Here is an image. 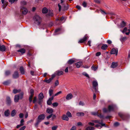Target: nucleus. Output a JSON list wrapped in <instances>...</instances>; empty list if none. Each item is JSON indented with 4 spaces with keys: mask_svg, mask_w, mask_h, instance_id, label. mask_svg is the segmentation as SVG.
<instances>
[{
    "mask_svg": "<svg viewBox=\"0 0 130 130\" xmlns=\"http://www.w3.org/2000/svg\"><path fill=\"white\" fill-rule=\"evenodd\" d=\"M33 20L34 23L39 25L41 22V18L38 15L36 14L33 18Z\"/></svg>",
    "mask_w": 130,
    "mask_h": 130,
    "instance_id": "obj_1",
    "label": "nucleus"
},
{
    "mask_svg": "<svg viewBox=\"0 0 130 130\" xmlns=\"http://www.w3.org/2000/svg\"><path fill=\"white\" fill-rule=\"evenodd\" d=\"M116 106L115 105H111L109 106L108 109L104 108L103 109V112L105 113L110 112L113 111L115 108Z\"/></svg>",
    "mask_w": 130,
    "mask_h": 130,
    "instance_id": "obj_2",
    "label": "nucleus"
},
{
    "mask_svg": "<svg viewBox=\"0 0 130 130\" xmlns=\"http://www.w3.org/2000/svg\"><path fill=\"white\" fill-rule=\"evenodd\" d=\"M92 86L93 89L92 90L93 92H97V88L98 86V83L96 80H94L92 82Z\"/></svg>",
    "mask_w": 130,
    "mask_h": 130,
    "instance_id": "obj_3",
    "label": "nucleus"
},
{
    "mask_svg": "<svg viewBox=\"0 0 130 130\" xmlns=\"http://www.w3.org/2000/svg\"><path fill=\"white\" fill-rule=\"evenodd\" d=\"M23 95V94L22 93L15 95L14 98V102H18L19 100L20 97V98H22Z\"/></svg>",
    "mask_w": 130,
    "mask_h": 130,
    "instance_id": "obj_4",
    "label": "nucleus"
},
{
    "mask_svg": "<svg viewBox=\"0 0 130 130\" xmlns=\"http://www.w3.org/2000/svg\"><path fill=\"white\" fill-rule=\"evenodd\" d=\"M21 11L23 14L25 15L28 12V9L26 8L23 7H21Z\"/></svg>",
    "mask_w": 130,
    "mask_h": 130,
    "instance_id": "obj_5",
    "label": "nucleus"
},
{
    "mask_svg": "<svg viewBox=\"0 0 130 130\" xmlns=\"http://www.w3.org/2000/svg\"><path fill=\"white\" fill-rule=\"evenodd\" d=\"M104 126L105 127H107L105 124L103 123V120H101L100 122L98 121V128H100Z\"/></svg>",
    "mask_w": 130,
    "mask_h": 130,
    "instance_id": "obj_6",
    "label": "nucleus"
},
{
    "mask_svg": "<svg viewBox=\"0 0 130 130\" xmlns=\"http://www.w3.org/2000/svg\"><path fill=\"white\" fill-rule=\"evenodd\" d=\"M88 38V36L87 35H86L84 36L83 38L79 40L78 42V43H82L86 41Z\"/></svg>",
    "mask_w": 130,
    "mask_h": 130,
    "instance_id": "obj_7",
    "label": "nucleus"
},
{
    "mask_svg": "<svg viewBox=\"0 0 130 130\" xmlns=\"http://www.w3.org/2000/svg\"><path fill=\"white\" fill-rule=\"evenodd\" d=\"M61 2L60 4L62 6V8H64L63 9L64 10H67L68 8V6H65V4H63L65 2V1L64 0H60Z\"/></svg>",
    "mask_w": 130,
    "mask_h": 130,
    "instance_id": "obj_8",
    "label": "nucleus"
},
{
    "mask_svg": "<svg viewBox=\"0 0 130 130\" xmlns=\"http://www.w3.org/2000/svg\"><path fill=\"white\" fill-rule=\"evenodd\" d=\"M118 53V50L116 49L115 48H113L111 51L110 53L111 54H115L116 55H117Z\"/></svg>",
    "mask_w": 130,
    "mask_h": 130,
    "instance_id": "obj_9",
    "label": "nucleus"
},
{
    "mask_svg": "<svg viewBox=\"0 0 130 130\" xmlns=\"http://www.w3.org/2000/svg\"><path fill=\"white\" fill-rule=\"evenodd\" d=\"M119 116L123 120H125V118L126 117L125 115L122 112H119L118 113Z\"/></svg>",
    "mask_w": 130,
    "mask_h": 130,
    "instance_id": "obj_10",
    "label": "nucleus"
},
{
    "mask_svg": "<svg viewBox=\"0 0 130 130\" xmlns=\"http://www.w3.org/2000/svg\"><path fill=\"white\" fill-rule=\"evenodd\" d=\"M54 96H53L51 98H50L47 101V104L48 105H51L52 103V101L54 99Z\"/></svg>",
    "mask_w": 130,
    "mask_h": 130,
    "instance_id": "obj_11",
    "label": "nucleus"
},
{
    "mask_svg": "<svg viewBox=\"0 0 130 130\" xmlns=\"http://www.w3.org/2000/svg\"><path fill=\"white\" fill-rule=\"evenodd\" d=\"M73 98V96L71 93H70L68 94L66 98L67 100H69Z\"/></svg>",
    "mask_w": 130,
    "mask_h": 130,
    "instance_id": "obj_12",
    "label": "nucleus"
},
{
    "mask_svg": "<svg viewBox=\"0 0 130 130\" xmlns=\"http://www.w3.org/2000/svg\"><path fill=\"white\" fill-rule=\"evenodd\" d=\"M53 112V110L51 108H47L46 109V112L52 114Z\"/></svg>",
    "mask_w": 130,
    "mask_h": 130,
    "instance_id": "obj_13",
    "label": "nucleus"
},
{
    "mask_svg": "<svg viewBox=\"0 0 130 130\" xmlns=\"http://www.w3.org/2000/svg\"><path fill=\"white\" fill-rule=\"evenodd\" d=\"M45 117L44 115L42 114L40 115L38 117V120L41 121L42 120H43Z\"/></svg>",
    "mask_w": 130,
    "mask_h": 130,
    "instance_id": "obj_14",
    "label": "nucleus"
},
{
    "mask_svg": "<svg viewBox=\"0 0 130 130\" xmlns=\"http://www.w3.org/2000/svg\"><path fill=\"white\" fill-rule=\"evenodd\" d=\"M44 97V96L42 93H40L39 95L38 98L39 100H40V101H41V100H42Z\"/></svg>",
    "mask_w": 130,
    "mask_h": 130,
    "instance_id": "obj_15",
    "label": "nucleus"
},
{
    "mask_svg": "<svg viewBox=\"0 0 130 130\" xmlns=\"http://www.w3.org/2000/svg\"><path fill=\"white\" fill-rule=\"evenodd\" d=\"M19 76V74L17 71H15L13 75V77L14 78H18Z\"/></svg>",
    "mask_w": 130,
    "mask_h": 130,
    "instance_id": "obj_16",
    "label": "nucleus"
},
{
    "mask_svg": "<svg viewBox=\"0 0 130 130\" xmlns=\"http://www.w3.org/2000/svg\"><path fill=\"white\" fill-rule=\"evenodd\" d=\"M62 119L63 120L66 121H68L69 119L68 117L66 115H63V116L62 117Z\"/></svg>",
    "mask_w": 130,
    "mask_h": 130,
    "instance_id": "obj_17",
    "label": "nucleus"
},
{
    "mask_svg": "<svg viewBox=\"0 0 130 130\" xmlns=\"http://www.w3.org/2000/svg\"><path fill=\"white\" fill-rule=\"evenodd\" d=\"M83 64L82 61H79L78 62L75 63V64L76 67L77 68H79Z\"/></svg>",
    "mask_w": 130,
    "mask_h": 130,
    "instance_id": "obj_18",
    "label": "nucleus"
},
{
    "mask_svg": "<svg viewBox=\"0 0 130 130\" xmlns=\"http://www.w3.org/2000/svg\"><path fill=\"white\" fill-rule=\"evenodd\" d=\"M61 30L60 28H58L56 29L55 32V33L54 34V35H56L58 34L59 33V32Z\"/></svg>",
    "mask_w": 130,
    "mask_h": 130,
    "instance_id": "obj_19",
    "label": "nucleus"
},
{
    "mask_svg": "<svg viewBox=\"0 0 130 130\" xmlns=\"http://www.w3.org/2000/svg\"><path fill=\"white\" fill-rule=\"evenodd\" d=\"M6 47L4 45H2L1 46H0V51L2 52H4L5 51Z\"/></svg>",
    "mask_w": 130,
    "mask_h": 130,
    "instance_id": "obj_20",
    "label": "nucleus"
},
{
    "mask_svg": "<svg viewBox=\"0 0 130 130\" xmlns=\"http://www.w3.org/2000/svg\"><path fill=\"white\" fill-rule=\"evenodd\" d=\"M6 102L7 104L8 105H10L11 103V101L9 97H7L6 98Z\"/></svg>",
    "mask_w": 130,
    "mask_h": 130,
    "instance_id": "obj_21",
    "label": "nucleus"
},
{
    "mask_svg": "<svg viewBox=\"0 0 130 130\" xmlns=\"http://www.w3.org/2000/svg\"><path fill=\"white\" fill-rule=\"evenodd\" d=\"M108 47V46L107 44H104L101 47V49L103 50H105L107 49Z\"/></svg>",
    "mask_w": 130,
    "mask_h": 130,
    "instance_id": "obj_22",
    "label": "nucleus"
},
{
    "mask_svg": "<svg viewBox=\"0 0 130 130\" xmlns=\"http://www.w3.org/2000/svg\"><path fill=\"white\" fill-rule=\"evenodd\" d=\"M8 3V2L7 1H6L5 2L3 3V4H3L2 6V7L5 8L7 5Z\"/></svg>",
    "mask_w": 130,
    "mask_h": 130,
    "instance_id": "obj_23",
    "label": "nucleus"
},
{
    "mask_svg": "<svg viewBox=\"0 0 130 130\" xmlns=\"http://www.w3.org/2000/svg\"><path fill=\"white\" fill-rule=\"evenodd\" d=\"M117 63L113 62L112 63L111 66V67L112 68H114L117 67Z\"/></svg>",
    "mask_w": 130,
    "mask_h": 130,
    "instance_id": "obj_24",
    "label": "nucleus"
},
{
    "mask_svg": "<svg viewBox=\"0 0 130 130\" xmlns=\"http://www.w3.org/2000/svg\"><path fill=\"white\" fill-rule=\"evenodd\" d=\"M19 52H21L22 54L25 53V50L24 49L22 48L17 51Z\"/></svg>",
    "mask_w": 130,
    "mask_h": 130,
    "instance_id": "obj_25",
    "label": "nucleus"
},
{
    "mask_svg": "<svg viewBox=\"0 0 130 130\" xmlns=\"http://www.w3.org/2000/svg\"><path fill=\"white\" fill-rule=\"evenodd\" d=\"M42 11L43 13H46L48 12V10L46 8L44 7L42 9Z\"/></svg>",
    "mask_w": 130,
    "mask_h": 130,
    "instance_id": "obj_26",
    "label": "nucleus"
},
{
    "mask_svg": "<svg viewBox=\"0 0 130 130\" xmlns=\"http://www.w3.org/2000/svg\"><path fill=\"white\" fill-rule=\"evenodd\" d=\"M75 61V60L73 59L69 60L68 61V63L70 64H72Z\"/></svg>",
    "mask_w": 130,
    "mask_h": 130,
    "instance_id": "obj_27",
    "label": "nucleus"
},
{
    "mask_svg": "<svg viewBox=\"0 0 130 130\" xmlns=\"http://www.w3.org/2000/svg\"><path fill=\"white\" fill-rule=\"evenodd\" d=\"M20 70L22 74H24L25 71L23 67H21L20 68Z\"/></svg>",
    "mask_w": 130,
    "mask_h": 130,
    "instance_id": "obj_28",
    "label": "nucleus"
},
{
    "mask_svg": "<svg viewBox=\"0 0 130 130\" xmlns=\"http://www.w3.org/2000/svg\"><path fill=\"white\" fill-rule=\"evenodd\" d=\"M56 74L58 76H60L62 75L63 73L62 71H57L56 72Z\"/></svg>",
    "mask_w": 130,
    "mask_h": 130,
    "instance_id": "obj_29",
    "label": "nucleus"
},
{
    "mask_svg": "<svg viewBox=\"0 0 130 130\" xmlns=\"http://www.w3.org/2000/svg\"><path fill=\"white\" fill-rule=\"evenodd\" d=\"M99 12H100L103 15L107 14V13L106 12L104 11L101 9H100L99 10Z\"/></svg>",
    "mask_w": 130,
    "mask_h": 130,
    "instance_id": "obj_30",
    "label": "nucleus"
},
{
    "mask_svg": "<svg viewBox=\"0 0 130 130\" xmlns=\"http://www.w3.org/2000/svg\"><path fill=\"white\" fill-rule=\"evenodd\" d=\"M52 79L50 78L48 79H45L44 80V82L47 83H50L52 81Z\"/></svg>",
    "mask_w": 130,
    "mask_h": 130,
    "instance_id": "obj_31",
    "label": "nucleus"
},
{
    "mask_svg": "<svg viewBox=\"0 0 130 130\" xmlns=\"http://www.w3.org/2000/svg\"><path fill=\"white\" fill-rule=\"evenodd\" d=\"M76 115L78 116H83L84 115V113L82 112H78L76 113Z\"/></svg>",
    "mask_w": 130,
    "mask_h": 130,
    "instance_id": "obj_32",
    "label": "nucleus"
},
{
    "mask_svg": "<svg viewBox=\"0 0 130 130\" xmlns=\"http://www.w3.org/2000/svg\"><path fill=\"white\" fill-rule=\"evenodd\" d=\"M126 39H127V38L126 37H121L120 38V40L122 42H123L124 41H125V40H126Z\"/></svg>",
    "mask_w": 130,
    "mask_h": 130,
    "instance_id": "obj_33",
    "label": "nucleus"
},
{
    "mask_svg": "<svg viewBox=\"0 0 130 130\" xmlns=\"http://www.w3.org/2000/svg\"><path fill=\"white\" fill-rule=\"evenodd\" d=\"M94 129V128L91 126H88L86 129V130H93Z\"/></svg>",
    "mask_w": 130,
    "mask_h": 130,
    "instance_id": "obj_34",
    "label": "nucleus"
},
{
    "mask_svg": "<svg viewBox=\"0 0 130 130\" xmlns=\"http://www.w3.org/2000/svg\"><path fill=\"white\" fill-rule=\"evenodd\" d=\"M9 112L8 110H7L5 112L4 115L6 116H9Z\"/></svg>",
    "mask_w": 130,
    "mask_h": 130,
    "instance_id": "obj_35",
    "label": "nucleus"
},
{
    "mask_svg": "<svg viewBox=\"0 0 130 130\" xmlns=\"http://www.w3.org/2000/svg\"><path fill=\"white\" fill-rule=\"evenodd\" d=\"M48 15L50 16H53L54 15L53 11L51 10H50L48 12Z\"/></svg>",
    "mask_w": 130,
    "mask_h": 130,
    "instance_id": "obj_36",
    "label": "nucleus"
},
{
    "mask_svg": "<svg viewBox=\"0 0 130 130\" xmlns=\"http://www.w3.org/2000/svg\"><path fill=\"white\" fill-rule=\"evenodd\" d=\"M126 23L124 21H122L121 24V27H124L126 26Z\"/></svg>",
    "mask_w": 130,
    "mask_h": 130,
    "instance_id": "obj_37",
    "label": "nucleus"
},
{
    "mask_svg": "<svg viewBox=\"0 0 130 130\" xmlns=\"http://www.w3.org/2000/svg\"><path fill=\"white\" fill-rule=\"evenodd\" d=\"M20 91V90H17L16 89H14L13 90V92L14 94H16L19 92Z\"/></svg>",
    "mask_w": 130,
    "mask_h": 130,
    "instance_id": "obj_38",
    "label": "nucleus"
},
{
    "mask_svg": "<svg viewBox=\"0 0 130 130\" xmlns=\"http://www.w3.org/2000/svg\"><path fill=\"white\" fill-rule=\"evenodd\" d=\"M16 113L15 110H13L11 112V115L12 117L14 116Z\"/></svg>",
    "mask_w": 130,
    "mask_h": 130,
    "instance_id": "obj_39",
    "label": "nucleus"
},
{
    "mask_svg": "<svg viewBox=\"0 0 130 130\" xmlns=\"http://www.w3.org/2000/svg\"><path fill=\"white\" fill-rule=\"evenodd\" d=\"M20 3L22 5H26L27 2L25 1H22Z\"/></svg>",
    "mask_w": 130,
    "mask_h": 130,
    "instance_id": "obj_40",
    "label": "nucleus"
},
{
    "mask_svg": "<svg viewBox=\"0 0 130 130\" xmlns=\"http://www.w3.org/2000/svg\"><path fill=\"white\" fill-rule=\"evenodd\" d=\"M66 115L68 117H72L71 113L69 111H68L66 113Z\"/></svg>",
    "mask_w": 130,
    "mask_h": 130,
    "instance_id": "obj_41",
    "label": "nucleus"
},
{
    "mask_svg": "<svg viewBox=\"0 0 130 130\" xmlns=\"http://www.w3.org/2000/svg\"><path fill=\"white\" fill-rule=\"evenodd\" d=\"M78 105L79 106H83L85 105V104L83 102L80 101L79 102Z\"/></svg>",
    "mask_w": 130,
    "mask_h": 130,
    "instance_id": "obj_42",
    "label": "nucleus"
},
{
    "mask_svg": "<svg viewBox=\"0 0 130 130\" xmlns=\"http://www.w3.org/2000/svg\"><path fill=\"white\" fill-rule=\"evenodd\" d=\"M53 90L51 89H50L49 91V93L50 96H51L53 94Z\"/></svg>",
    "mask_w": 130,
    "mask_h": 130,
    "instance_id": "obj_43",
    "label": "nucleus"
},
{
    "mask_svg": "<svg viewBox=\"0 0 130 130\" xmlns=\"http://www.w3.org/2000/svg\"><path fill=\"white\" fill-rule=\"evenodd\" d=\"M41 121L39 120H38L36 122L35 124V126L37 127L38 126L39 124V123L41 122Z\"/></svg>",
    "mask_w": 130,
    "mask_h": 130,
    "instance_id": "obj_44",
    "label": "nucleus"
},
{
    "mask_svg": "<svg viewBox=\"0 0 130 130\" xmlns=\"http://www.w3.org/2000/svg\"><path fill=\"white\" fill-rule=\"evenodd\" d=\"M91 68L94 71H95L97 69V68L95 66H92Z\"/></svg>",
    "mask_w": 130,
    "mask_h": 130,
    "instance_id": "obj_45",
    "label": "nucleus"
},
{
    "mask_svg": "<svg viewBox=\"0 0 130 130\" xmlns=\"http://www.w3.org/2000/svg\"><path fill=\"white\" fill-rule=\"evenodd\" d=\"M58 105V103L57 102H55L52 104V105L54 107H56Z\"/></svg>",
    "mask_w": 130,
    "mask_h": 130,
    "instance_id": "obj_46",
    "label": "nucleus"
},
{
    "mask_svg": "<svg viewBox=\"0 0 130 130\" xmlns=\"http://www.w3.org/2000/svg\"><path fill=\"white\" fill-rule=\"evenodd\" d=\"M10 83V82L9 81H5L3 83V84L5 85H7L9 84Z\"/></svg>",
    "mask_w": 130,
    "mask_h": 130,
    "instance_id": "obj_47",
    "label": "nucleus"
},
{
    "mask_svg": "<svg viewBox=\"0 0 130 130\" xmlns=\"http://www.w3.org/2000/svg\"><path fill=\"white\" fill-rule=\"evenodd\" d=\"M33 95H30L29 98V100L30 102H31L32 101V98L33 97Z\"/></svg>",
    "mask_w": 130,
    "mask_h": 130,
    "instance_id": "obj_48",
    "label": "nucleus"
},
{
    "mask_svg": "<svg viewBox=\"0 0 130 130\" xmlns=\"http://www.w3.org/2000/svg\"><path fill=\"white\" fill-rule=\"evenodd\" d=\"M65 20V18L63 17H62L60 18V21H63V22H64Z\"/></svg>",
    "mask_w": 130,
    "mask_h": 130,
    "instance_id": "obj_49",
    "label": "nucleus"
},
{
    "mask_svg": "<svg viewBox=\"0 0 130 130\" xmlns=\"http://www.w3.org/2000/svg\"><path fill=\"white\" fill-rule=\"evenodd\" d=\"M83 75H84L85 76H86V77H87L88 78H89V75L87 73H86L85 72H84V73H83Z\"/></svg>",
    "mask_w": 130,
    "mask_h": 130,
    "instance_id": "obj_50",
    "label": "nucleus"
},
{
    "mask_svg": "<svg viewBox=\"0 0 130 130\" xmlns=\"http://www.w3.org/2000/svg\"><path fill=\"white\" fill-rule=\"evenodd\" d=\"M91 114L92 115L94 116H96L98 115V112H91Z\"/></svg>",
    "mask_w": 130,
    "mask_h": 130,
    "instance_id": "obj_51",
    "label": "nucleus"
},
{
    "mask_svg": "<svg viewBox=\"0 0 130 130\" xmlns=\"http://www.w3.org/2000/svg\"><path fill=\"white\" fill-rule=\"evenodd\" d=\"M24 121L23 119H22L20 121V124L21 126H23L24 125Z\"/></svg>",
    "mask_w": 130,
    "mask_h": 130,
    "instance_id": "obj_52",
    "label": "nucleus"
},
{
    "mask_svg": "<svg viewBox=\"0 0 130 130\" xmlns=\"http://www.w3.org/2000/svg\"><path fill=\"white\" fill-rule=\"evenodd\" d=\"M18 0H8L9 2L11 4H13L15 1H17Z\"/></svg>",
    "mask_w": 130,
    "mask_h": 130,
    "instance_id": "obj_53",
    "label": "nucleus"
},
{
    "mask_svg": "<svg viewBox=\"0 0 130 130\" xmlns=\"http://www.w3.org/2000/svg\"><path fill=\"white\" fill-rule=\"evenodd\" d=\"M10 74V72L9 71H7L5 72V74L6 75H8Z\"/></svg>",
    "mask_w": 130,
    "mask_h": 130,
    "instance_id": "obj_54",
    "label": "nucleus"
},
{
    "mask_svg": "<svg viewBox=\"0 0 130 130\" xmlns=\"http://www.w3.org/2000/svg\"><path fill=\"white\" fill-rule=\"evenodd\" d=\"M62 93V92L61 91H59L58 92H57V93H56V94H55L54 95H53L54 96V97L55 96H56L58 95L61 94Z\"/></svg>",
    "mask_w": 130,
    "mask_h": 130,
    "instance_id": "obj_55",
    "label": "nucleus"
},
{
    "mask_svg": "<svg viewBox=\"0 0 130 130\" xmlns=\"http://www.w3.org/2000/svg\"><path fill=\"white\" fill-rule=\"evenodd\" d=\"M58 6L59 7V11H60L61 10V5H60V3H59L58 4Z\"/></svg>",
    "mask_w": 130,
    "mask_h": 130,
    "instance_id": "obj_56",
    "label": "nucleus"
},
{
    "mask_svg": "<svg viewBox=\"0 0 130 130\" xmlns=\"http://www.w3.org/2000/svg\"><path fill=\"white\" fill-rule=\"evenodd\" d=\"M87 3L85 2H84L83 4L82 5L84 7H86L87 6Z\"/></svg>",
    "mask_w": 130,
    "mask_h": 130,
    "instance_id": "obj_57",
    "label": "nucleus"
},
{
    "mask_svg": "<svg viewBox=\"0 0 130 130\" xmlns=\"http://www.w3.org/2000/svg\"><path fill=\"white\" fill-rule=\"evenodd\" d=\"M57 128V126H53L52 127V130H56Z\"/></svg>",
    "mask_w": 130,
    "mask_h": 130,
    "instance_id": "obj_58",
    "label": "nucleus"
},
{
    "mask_svg": "<svg viewBox=\"0 0 130 130\" xmlns=\"http://www.w3.org/2000/svg\"><path fill=\"white\" fill-rule=\"evenodd\" d=\"M127 30V28L126 27H125L124 28V29L123 30V31H122V32L123 33H124Z\"/></svg>",
    "mask_w": 130,
    "mask_h": 130,
    "instance_id": "obj_59",
    "label": "nucleus"
},
{
    "mask_svg": "<svg viewBox=\"0 0 130 130\" xmlns=\"http://www.w3.org/2000/svg\"><path fill=\"white\" fill-rule=\"evenodd\" d=\"M98 117H99L101 119H104V116L103 115H99L98 114Z\"/></svg>",
    "mask_w": 130,
    "mask_h": 130,
    "instance_id": "obj_60",
    "label": "nucleus"
},
{
    "mask_svg": "<svg viewBox=\"0 0 130 130\" xmlns=\"http://www.w3.org/2000/svg\"><path fill=\"white\" fill-rule=\"evenodd\" d=\"M34 90L33 89H31L30 91V93L31 95H33L34 93Z\"/></svg>",
    "mask_w": 130,
    "mask_h": 130,
    "instance_id": "obj_61",
    "label": "nucleus"
},
{
    "mask_svg": "<svg viewBox=\"0 0 130 130\" xmlns=\"http://www.w3.org/2000/svg\"><path fill=\"white\" fill-rule=\"evenodd\" d=\"M119 125V123L118 122H116L114 124V125L115 126H117Z\"/></svg>",
    "mask_w": 130,
    "mask_h": 130,
    "instance_id": "obj_62",
    "label": "nucleus"
},
{
    "mask_svg": "<svg viewBox=\"0 0 130 130\" xmlns=\"http://www.w3.org/2000/svg\"><path fill=\"white\" fill-rule=\"evenodd\" d=\"M55 86H57L59 84V82L58 80H56L55 83Z\"/></svg>",
    "mask_w": 130,
    "mask_h": 130,
    "instance_id": "obj_63",
    "label": "nucleus"
},
{
    "mask_svg": "<svg viewBox=\"0 0 130 130\" xmlns=\"http://www.w3.org/2000/svg\"><path fill=\"white\" fill-rule=\"evenodd\" d=\"M26 127L25 126H23L19 130H24L26 128Z\"/></svg>",
    "mask_w": 130,
    "mask_h": 130,
    "instance_id": "obj_64",
    "label": "nucleus"
}]
</instances>
